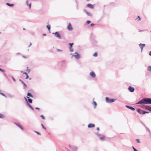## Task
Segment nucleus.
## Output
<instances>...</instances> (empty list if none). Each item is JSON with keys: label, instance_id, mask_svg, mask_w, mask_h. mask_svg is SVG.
I'll list each match as a JSON object with an SVG mask.
<instances>
[{"label": "nucleus", "instance_id": "dca6fc26", "mask_svg": "<svg viewBox=\"0 0 151 151\" xmlns=\"http://www.w3.org/2000/svg\"><path fill=\"white\" fill-rule=\"evenodd\" d=\"M145 109L150 111V110H151V107L149 106H145Z\"/></svg>", "mask_w": 151, "mask_h": 151}, {"label": "nucleus", "instance_id": "ddd939ff", "mask_svg": "<svg viewBox=\"0 0 151 151\" xmlns=\"http://www.w3.org/2000/svg\"><path fill=\"white\" fill-rule=\"evenodd\" d=\"M95 127V124H89L88 125V128L93 127Z\"/></svg>", "mask_w": 151, "mask_h": 151}, {"label": "nucleus", "instance_id": "c03bdc74", "mask_svg": "<svg viewBox=\"0 0 151 151\" xmlns=\"http://www.w3.org/2000/svg\"><path fill=\"white\" fill-rule=\"evenodd\" d=\"M94 25V24H93V23L91 24H90V26L91 27L93 26Z\"/></svg>", "mask_w": 151, "mask_h": 151}, {"label": "nucleus", "instance_id": "7ed1b4c3", "mask_svg": "<svg viewBox=\"0 0 151 151\" xmlns=\"http://www.w3.org/2000/svg\"><path fill=\"white\" fill-rule=\"evenodd\" d=\"M73 56L75 57L77 59H78L80 58V55L77 52L74 53V55H73Z\"/></svg>", "mask_w": 151, "mask_h": 151}, {"label": "nucleus", "instance_id": "79ce46f5", "mask_svg": "<svg viewBox=\"0 0 151 151\" xmlns=\"http://www.w3.org/2000/svg\"><path fill=\"white\" fill-rule=\"evenodd\" d=\"M35 132L37 133L38 134H39V135H40V133H39V132H37V131H35Z\"/></svg>", "mask_w": 151, "mask_h": 151}, {"label": "nucleus", "instance_id": "f03ea898", "mask_svg": "<svg viewBox=\"0 0 151 151\" xmlns=\"http://www.w3.org/2000/svg\"><path fill=\"white\" fill-rule=\"evenodd\" d=\"M137 111L140 114H143L145 113H148L149 112H147L139 109L137 110Z\"/></svg>", "mask_w": 151, "mask_h": 151}, {"label": "nucleus", "instance_id": "1a4fd4ad", "mask_svg": "<svg viewBox=\"0 0 151 151\" xmlns=\"http://www.w3.org/2000/svg\"><path fill=\"white\" fill-rule=\"evenodd\" d=\"M67 28L70 31L72 30L73 29V28L70 23H69V24Z\"/></svg>", "mask_w": 151, "mask_h": 151}, {"label": "nucleus", "instance_id": "49530a36", "mask_svg": "<svg viewBox=\"0 0 151 151\" xmlns=\"http://www.w3.org/2000/svg\"><path fill=\"white\" fill-rule=\"evenodd\" d=\"M23 73V74H24L26 75H27V74L25 72H24Z\"/></svg>", "mask_w": 151, "mask_h": 151}, {"label": "nucleus", "instance_id": "9b49d317", "mask_svg": "<svg viewBox=\"0 0 151 151\" xmlns=\"http://www.w3.org/2000/svg\"><path fill=\"white\" fill-rule=\"evenodd\" d=\"M90 76L92 78L95 77L96 75L95 73L93 71H91L90 73Z\"/></svg>", "mask_w": 151, "mask_h": 151}, {"label": "nucleus", "instance_id": "9d476101", "mask_svg": "<svg viewBox=\"0 0 151 151\" xmlns=\"http://www.w3.org/2000/svg\"><path fill=\"white\" fill-rule=\"evenodd\" d=\"M146 104H151V99L146 98Z\"/></svg>", "mask_w": 151, "mask_h": 151}, {"label": "nucleus", "instance_id": "2f4dec72", "mask_svg": "<svg viewBox=\"0 0 151 151\" xmlns=\"http://www.w3.org/2000/svg\"><path fill=\"white\" fill-rule=\"evenodd\" d=\"M4 117V116L1 114H0V118H3Z\"/></svg>", "mask_w": 151, "mask_h": 151}, {"label": "nucleus", "instance_id": "412c9836", "mask_svg": "<svg viewBox=\"0 0 151 151\" xmlns=\"http://www.w3.org/2000/svg\"><path fill=\"white\" fill-rule=\"evenodd\" d=\"M27 96H29L31 97H33V96L30 93H27Z\"/></svg>", "mask_w": 151, "mask_h": 151}, {"label": "nucleus", "instance_id": "b1692460", "mask_svg": "<svg viewBox=\"0 0 151 151\" xmlns=\"http://www.w3.org/2000/svg\"><path fill=\"white\" fill-rule=\"evenodd\" d=\"M144 125L145 126V127L147 129L148 131L149 132L150 134H151V132L150 131V129L148 128L147 127H146V126L144 124Z\"/></svg>", "mask_w": 151, "mask_h": 151}, {"label": "nucleus", "instance_id": "f257e3e1", "mask_svg": "<svg viewBox=\"0 0 151 151\" xmlns=\"http://www.w3.org/2000/svg\"><path fill=\"white\" fill-rule=\"evenodd\" d=\"M115 100L114 99H109L108 97H106V101L107 103H111L114 102Z\"/></svg>", "mask_w": 151, "mask_h": 151}, {"label": "nucleus", "instance_id": "72a5a7b5", "mask_svg": "<svg viewBox=\"0 0 151 151\" xmlns=\"http://www.w3.org/2000/svg\"><path fill=\"white\" fill-rule=\"evenodd\" d=\"M136 141H137V143H140V140L139 139H136Z\"/></svg>", "mask_w": 151, "mask_h": 151}, {"label": "nucleus", "instance_id": "f3484780", "mask_svg": "<svg viewBox=\"0 0 151 151\" xmlns=\"http://www.w3.org/2000/svg\"><path fill=\"white\" fill-rule=\"evenodd\" d=\"M27 105L32 110H34V109L27 102Z\"/></svg>", "mask_w": 151, "mask_h": 151}, {"label": "nucleus", "instance_id": "bb28decb", "mask_svg": "<svg viewBox=\"0 0 151 151\" xmlns=\"http://www.w3.org/2000/svg\"><path fill=\"white\" fill-rule=\"evenodd\" d=\"M6 4L8 6H14L13 4H10L9 3H7Z\"/></svg>", "mask_w": 151, "mask_h": 151}, {"label": "nucleus", "instance_id": "864d4df0", "mask_svg": "<svg viewBox=\"0 0 151 151\" xmlns=\"http://www.w3.org/2000/svg\"><path fill=\"white\" fill-rule=\"evenodd\" d=\"M31 45H32L31 43H30L29 45L28 46V47H29Z\"/></svg>", "mask_w": 151, "mask_h": 151}, {"label": "nucleus", "instance_id": "052dcab7", "mask_svg": "<svg viewBox=\"0 0 151 151\" xmlns=\"http://www.w3.org/2000/svg\"><path fill=\"white\" fill-rule=\"evenodd\" d=\"M23 30H25V29L24 28H23Z\"/></svg>", "mask_w": 151, "mask_h": 151}, {"label": "nucleus", "instance_id": "20e7f679", "mask_svg": "<svg viewBox=\"0 0 151 151\" xmlns=\"http://www.w3.org/2000/svg\"><path fill=\"white\" fill-rule=\"evenodd\" d=\"M146 104V98H145L141 100L140 101H139L137 104Z\"/></svg>", "mask_w": 151, "mask_h": 151}, {"label": "nucleus", "instance_id": "423d86ee", "mask_svg": "<svg viewBox=\"0 0 151 151\" xmlns=\"http://www.w3.org/2000/svg\"><path fill=\"white\" fill-rule=\"evenodd\" d=\"M69 147L70 148L73 150V151H77L78 150L77 147L75 146H71L70 145H69Z\"/></svg>", "mask_w": 151, "mask_h": 151}, {"label": "nucleus", "instance_id": "aec40b11", "mask_svg": "<svg viewBox=\"0 0 151 151\" xmlns=\"http://www.w3.org/2000/svg\"><path fill=\"white\" fill-rule=\"evenodd\" d=\"M19 81H21L22 83L23 84V85L24 86V87H27V85L24 83V82L21 79L19 80Z\"/></svg>", "mask_w": 151, "mask_h": 151}, {"label": "nucleus", "instance_id": "c85d7f7f", "mask_svg": "<svg viewBox=\"0 0 151 151\" xmlns=\"http://www.w3.org/2000/svg\"><path fill=\"white\" fill-rule=\"evenodd\" d=\"M73 43H69V45H70V48L72 47V45H73Z\"/></svg>", "mask_w": 151, "mask_h": 151}, {"label": "nucleus", "instance_id": "6ab92c4d", "mask_svg": "<svg viewBox=\"0 0 151 151\" xmlns=\"http://www.w3.org/2000/svg\"><path fill=\"white\" fill-rule=\"evenodd\" d=\"M27 98L28 99V101L29 103H32V100L29 98L28 97H27Z\"/></svg>", "mask_w": 151, "mask_h": 151}, {"label": "nucleus", "instance_id": "680f3d73", "mask_svg": "<svg viewBox=\"0 0 151 151\" xmlns=\"http://www.w3.org/2000/svg\"><path fill=\"white\" fill-rule=\"evenodd\" d=\"M21 73H23L22 71H21Z\"/></svg>", "mask_w": 151, "mask_h": 151}, {"label": "nucleus", "instance_id": "473e14b6", "mask_svg": "<svg viewBox=\"0 0 151 151\" xmlns=\"http://www.w3.org/2000/svg\"><path fill=\"white\" fill-rule=\"evenodd\" d=\"M69 48H70V52H72L73 51V49L72 48V47L70 48V47Z\"/></svg>", "mask_w": 151, "mask_h": 151}, {"label": "nucleus", "instance_id": "5701e85b", "mask_svg": "<svg viewBox=\"0 0 151 151\" xmlns=\"http://www.w3.org/2000/svg\"><path fill=\"white\" fill-rule=\"evenodd\" d=\"M93 104L94 105V108H96V107L97 106V104H96V102L95 101H93Z\"/></svg>", "mask_w": 151, "mask_h": 151}, {"label": "nucleus", "instance_id": "de8ad7c7", "mask_svg": "<svg viewBox=\"0 0 151 151\" xmlns=\"http://www.w3.org/2000/svg\"><path fill=\"white\" fill-rule=\"evenodd\" d=\"M26 79H27L28 78V77H29V76H28V75H26Z\"/></svg>", "mask_w": 151, "mask_h": 151}, {"label": "nucleus", "instance_id": "58836bf2", "mask_svg": "<svg viewBox=\"0 0 151 151\" xmlns=\"http://www.w3.org/2000/svg\"><path fill=\"white\" fill-rule=\"evenodd\" d=\"M91 22L90 21H89V20H87V21H86V23L88 24L90 23Z\"/></svg>", "mask_w": 151, "mask_h": 151}, {"label": "nucleus", "instance_id": "603ef678", "mask_svg": "<svg viewBox=\"0 0 151 151\" xmlns=\"http://www.w3.org/2000/svg\"><path fill=\"white\" fill-rule=\"evenodd\" d=\"M132 148L134 149V150L136 149L133 146L132 147Z\"/></svg>", "mask_w": 151, "mask_h": 151}, {"label": "nucleus", "instance_id": "393cba45", "mask_svg": "<svg viewBox=\"0 0 151 151\" xmlns=\"http://www.w3.org/2000/svg\"><path fill=\"white\" fill-rule=\"evenodd\" d=\"M144 125L145 126V127L147 129L148 131L149 132L150 134H151V132L150 131V129L148 128L147 127H146V126L144 124Z\"/></svg>", "mask_w": 151, "mask_h": 151}, {"label": "nucleus", "instance_id": "a211bd4d", "mask_svg": "<svg viewBox=\"0 0 151 151\" xmlns=\"http://www.w3.org/2000/svg\"><path fill=\"white\" fill-rule=\"evenodd\" d=\"M85 12L86 13L88 16H92V14H91L90 13L87 12L86 11H85Z\"/></svg>", "mask_w": 151, "mask_h": 151}, {"label": "nucleus", "instance_id": "cd10ccee", "mask_svg": "<svg viewBox=\"0 0 151 151\" xmlns=\"http://www.w3.org/2000/svg\"><path fill=\"white\" fill-rule=\"evenodd\" d=\"M47 28L48 30L50 31V25H47Z\"/></svg>", "mask_w": 151, "mask_h": 151}, {"label": "nucleus", "instance_id": "3c124183", "mask_svg": "<svg viewBox=\"0 0 151 151\" xmlns=\"http://www.w3.org/2000/svg\"><path fill=\"white\" fill-rule=\"evenodd\" d=\"M96 129L98 130H99V127H97Z\"/></svg>", "mask_w": 151, "mask_h": 151}, {"label": "nucleus", "instance_id": "bf43d9fd", "mask_svg": "<svg viewBox=\"0 0 151 151\" xmlns=\"http://www.w3.org/2000/svg\"><path fill=\"white\" fill-rule=\"evenodd\" d=\"M134 151H138L137 149L134 150Z\"/></svg>", "mask_w": 151, "mask_h": 151}, {"label": "nucleus", "instance_id": "c756f323", "mask_svg": "<svg viewBox=\"0 0 151 151\" xmlns=\"http://www.w3.org/2000/svg\"><path fill=\"white\" fill-rule=\"evenodd\" d=\"M27 71L28 72V73H29L30 72V70L28 67H27Z\"/></svg>", "mask_w": 151, "mask_h": 151}, {"label": "nucleus", "instance_id": "37998d69", "mask_svg": "<svg viewBox=\"0 0 151 151\" xmlns=\"http://www.w3.org/2000/svg\"><path fill=\"white\" fill-rule=\"evenodd\" d=\"M12 79H13V81L14 82H15L16 81V80L15 79V78L13 77H12Z\"/></svg>", "mask_w": 151, "mask_h": 151}, {"label": "nucleus", "instance_id": "0eeeda50", "mask_svg": "<svg viewBox=\"0 0 151 151\" xmlns=\"http://www.w3.org/2000/svg\"><path fill=\"white\" fill-rule=\"evenodd\" d=\"M128 89L129 91L131 92H133L134 91L135 89L132 87L129 86L128 88Z\"/></svg>", "mask_w": 151, "mask_h": 151}, {"label": "nucleus", "instance_id": "09e8293b", "mask_svg": "<svg viewBox=\"0 0 151 151\" xmlns=\"http://www.w3.org/2000/svg\"><path fill=\"white\" fill-rule=\"evenodd\" d=\"M138 18L139 19V20H140V19H141L140 18V17L139 16H138Z\"/></svg>", "mask_w": 151, "mask_h": 151}, {"label": "nucleus", "instance_id": "6e6d98bb", "mask_svg": "<svg viewBox=\"0 0 151 151\" xmlns=\"http://www.w3.org/2000/svg\"><path fill=\"white\" fill-rule=\"evenodd\" d=\"M43 36H45L46 35V34H44L43 35Z\"/></svg>", "mask_w": 151, "mask_h": 151}, {"label": "nucleus", "instance_id": "4d7b16f0", "mask_svg": "<svg viewBox=\"0 0 151 151\" xmlns=\"http://www.w3.org/2000/svg\"><path fill=\"white\" fill-rule=\"evenodd\" d=\"M23 58H27L26 57H25V56H23Z\"/></svg>", "mask_w": 151, "mask_h": 151}, {"label": "nucleus", "instance_id": "a19ab883", "mask_svg": "<svg viewBox=\"0 0 151 151\" xmlns=\"http://www.w3.org/2000/svg\"><path fill=\"white\" fill-rule=\"evenodd\" d=\"M28 5L29 6V8H30L31 7V3H30Z\"/></svg>", "mask_w": 151, "mask_h": 151}, {"label": "nucleus", "instance_id": "8fccbe9b", "mask_svg": "<svg viewBox=\"0 0 151 151\" xmlns=\"http://www.w3.org/2000/svg\"><path fill=\"white\" fill-rule=\"evenodd\" d=\"M35 109H37V110H39V109H40V108H38V107H36V108H35Z\"/></svg>", "mask_w": 151, "mask_h": 151}, {"label": "nucleus", "instance_id": "4468645a", "mask_svg": "<svg viewBox=\"0 0 151 151\" xmlns=\"http://www.w3.org/2000/svg\"><path fill=\"white\" fill-rule=\"evenodd\" d=\"M15 124L18 127H19L20 129H21L22 130H23V128L22 126H21L20 124L19 123H16Z\"/></svg>", "mask_w": 151, "mask_h": 151}, {"label": "nucleus", "instance_id": "e2e57ef3", "mask_svg": "<svg viewBox=\"0 0 151 151\" xmlns=\"http://www.w3.org/2000/svg\"><path fill=\"white\" fill-rule=\"evenodd\" d=\"M25 98V99H26V101H27V99Z\"/></svg>", "mask_w": 151, "mask_h": 151}, {"label": "nucleus", "instance_id": "a18cd8bd", "mask_svg": "<svg viewBox=\"0 0 151 151\" xmlns=\"http://www.w3.org/2000/svg\"><path fill=\"white\" fill-rule=\"evenodd\" d=\"M26 4L27 5H28V0H27L26 1Z\"/></svg>", "mask_w": 151, "mask_h": 151}, {"label": "nucleus", "instance_id": "e433bc0d", "mask_svg": "<svg viewBox=\"0 0 151 151\" xmlns=\"http://www.w3.org/2000/svg\"><path fill=\"white\" fill-rule=\"evenodd\" d=\"M41 125H42V127L44 129H46V128L44 127L43 125L42 124H41Z\"/></svg>", "mask_w": 151, "mask_h": 151}, {"label": "nucleus", "instance_id": "6e6552de", "mask_svg": "<svg viewBox=\"0 0 151 151\" xmlns=\"http://www.w3.org/2000/svg\"><path fill=\"white\" fill-rule=\"evenodd\" d=\"M139 45L141 48V52H142L143 47L145 46V44L140 43Z\"/></svg>", "mask_w": 151, "mask_h": 151}, {"label": "nucleus", "instance_id": "5fc2aeb1", "mask_svg": "<svg viewBox=\"0 0 151 151\" xmlns=\"http://www.w3.org/2000/svg\"><path fill=\"white\" fill-rule=\"evenodd\" d=\"M149 55L151 56V51H150L149 53Z\"/></svg>", "mask_w": 151, "mask_h": 151}, {"label": "nucleus", "instance_id": "0e129e2a", "mask_svg": "<svg viewBox=\"0 0 151 151\" xmlns=\"http://www.w3.org/2000/svg\"><path fill=\"white\" fill-rule=\"evenodd\" d=\"M87 1H88L89 0H87Z\"/></svg>", "mask_w": 151, "mask_h": 151}, {"label": "nucleus", "instance_id": "39448f33", "mask_svg": "<svg viewBox=\"0 0 151 151\" xmlns=\"http://www.w3.org/2000/svg\"><path fill=\"white\" fill-rule=\"evenodd\" d=\"M53 34H54L55 35V36L57 37L59 39H60L61 38V36L59 33L58 32H56L55 33H53Z\"/></svg>", "mask_w": 151, "mask_h": 151}, {"label": "nucleus", "instance_id": "f8f14e48", "mask_svg": "<svg viewBox=\"0 0 151 151\" xmlns=\"http://www.w3.org/2000/svg\"><path fill=\"white\" fill-rule=\"evenodd\" d=\"M126 106L127 108L131 109L132 111H134L135 110V109L134 108H133V107H132L130 106H129L126 105Z\"/></svg>", "mask_w": 151, "mask_h": 151}, {"label": "nucleus", "instance_id": "ea45409f", "mask_svg": "<svg viewBox=\"0 0 151 151\" xmlns=\"http://www.w3.org/2000/svg\"><path fill=\"white\" fill-rule=\"evenodd\" d=\"M0 71L2 72H4V70L3 69H1L0 68Z\"/></svg>", "mask_w": 151, "mask_h": 151}, {"label": "nucleus", "instance_id": "4c0bfd02", "mask_svg": "<svg viewBox=\"0 0 151 151\" xmlns=\"http://www.w3.org/2000/svg\"><path fill=\"white\" fill-rule=\"evenodd\" d=\"M96 135H97L99 137L101 136V135L98 134V133H96Z\"/></svg>", "mask_w": 151, "mask_h": 151}, {"label": "nucleus", "instance_id": "2eb2a0df", "mask_svg": "<svg viewBox=\"0 0 151 151\" xmlns=\"http://www.w3.org/2000/svg\"><path fill=\"white\" fill-rule=\"evenodd\" d=\"M87 6L91 9L93 8V5L90 4H88L87 5Z\"/></svg>", "mask_w": 151, "mask_h": 151}, {"label": "nucleus", "instance_id": "f704fd0d", "mask_svg": "<svg viewBox=\"0 0 151 151\" xmlns=\"http://www.w3.org/2000/svg\"><path fill=\"white\" fill-rule=\"evenodd\" d=\"M97 55V52H95L93 55V56L95 57H96Z\"/></svg>", "mask_w": 151, "mask_h": 151}, {"label": "nucleus", "instance_id": "c9c22d12", "mask_svg": "<svg viewBox=\"0 0 151 151\" xmlns=\"http://www.w3.org/2000/svg\"><path fill=\"white\" fill-rule=\"evenodd\" d=\"M40 117L43 119H45V117L43 115H41L40 116Z\"/></svg>", "mask_w": 151, "mask_h": 151}, {"label": "nucleus", "instance_id": "7c9ffc66", "mask_svg": "<svg viewBox=\"0 0 151 151\" xmlns=\"http://www.w3.org/2000/svg\"><path fill=\"white\" fill-rule=\"evenodd\" d=\"M0 94L4 96L5 97H6V96L4 93H0Z\"/></svg>", "mask_w": 151, "mask_h": 151}, {"label": "nucleus", "instance_id": "13d9d810", "mask_svg": "<svg viewBox=\"0 0 151 151\" xmlns=\"http://www.w3.org/2000/svg\"><path fill=\"white\" fill-rule=\"evenodd\" d=\"M58 51H61L60 50V49H58Z\"/></svg>", "mask_w": 151, "mask_h": 151}, {"label": "nucleus", "instance_id": "4be33fe9", "mask_svg": "<svg viewBox=\"0 0 151 151\" xmlns=\"http://www.w3.org/2000/svg\"><path fill=\"white\" fill-rule=\"evenodd\" d=\"M105 137L104 136H102L101 137L100 136L99 137L100 139L101 140H104Z\"/></svg>", "mask_w": 151, "mask_h": 151}, {"label": "nucleus", "instance_id": "a878e982", "mask_svg": "<svg viewBox=\"0 0 151 151\" xmlns=\"http://www.w3.org/2000/svg\"><path fill=\"white\" fill-rule=\"evenodd\" d=\"M147 70L148 71L151 72V66H149L148 67Z\"/></svg>", "mask_w": 151, "mask_h": 151}]
</instances>
